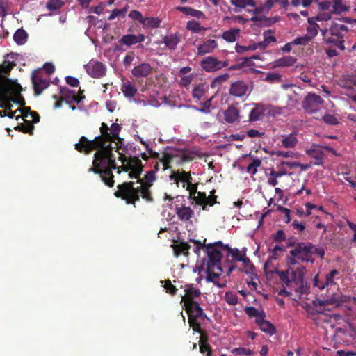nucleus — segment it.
I'll return each instance as SVG.
<instances>
[{"label":"nucleus","mask_w":356,"mask_h":356,"mask_svg":"<svg viewBox=\"0 0 356 356\" xmlns=\"http://www.w3.org/2000/svg\"><path fill=\"white\" fill-rule=\"evenodd\" d=\"M184 296H181V303L184 305H194L198 303L195 299L200 298L201 291L195 288L193 284H186L184 288Z\"/></svg>","instance_id":"obj_12"},{"label":"nucleus","mask_w":356,"mask_h":356,"mask_svg":"<svg viewBox=\"0 0 356 356\" xmlns=\"http://www.w3.org/2000/svg\"><path fill=\"white\" fill-rule=\"evenodd\" d=\"M225 245L221 241L204 245L205 252L208 257V261L206 266H209V268L217 266V269L222 271L221 267L218 265L221 262L222 257L221 251L222 250H225Z\"/></svg>","instance_id":"obj_6"},{"label":"nucleus","mask_w":356,"mask_h":356,"mask_svg":"<svg viewBox=\"0 0 356 356\" xmlns=\"http://www.w3.org/2000/svg\"><path fill=\"white\" fill-rule=\"evenodd\" d=\"M312 251L313 245L312 243H299L296 244L294 248L290 251L292 257L290 259V264H296V259L302 261H312Z\"/></svg>","instance_id":"obj_7"},{"label":"nucleus","mask_w":356,"mask_h":356,"mask_svg":"<svg viewBox=\"0 0 356 356\" xmlns=\"http://www.w3.org/2000/svg\"><path fill=\"white\" fill-rule=\"evenodd\" d=\"M323 121L328 125L335 126L339 124V120L334 115L331 114H325L323 118Z\"/></svg>","instance_id":"obj_53"},{"label":"nucleus","mask_w":356,"mask_h":356,"mask_svg":"<svg viewBox=\"0 0 356 356\" xmlns=\"http://www.w3.org/2000/svg\"><path fill=\"white\" fill-rule=\"evenodd\" d=\"M255 323L263 332H266L272 336L275 333V328L274 325L270 322L267 321L265 318L255 319Z\"/></svg>","instance_id":"obj_23"},{"label":"nucleus","mask_w":356,"mask_h":356,"mask_svg":"<svg viewBox=\"0 0 356 356\" xmlns=\"http://www.w3.org/2000/svg\"><path fill=\"white\" fill-rule=\"evenodd\" d=\"M25 121L24 124H21L15 127L17 131H19L24 134H29L30 136L33 135L34 126L31 121L24 119Z\"/></svg>","instance_id":"obj_34"},{"label":"nucleus","mask_w":356,"mask_h":356,"mask_svg":"<svg viewBox=\"0 0 356 356\" xmlns=\"http://www.w3.org/2000/svg\"><path fill=\"white\" fill-rule=\"evenodd\" d=\"M122 160V170L124 172H129L128 176L131 179H136V183L140 184L139 186H134L135 182H123L118 186V191L114 195L116 197L121 198L126 201L127 204L135 206L136 202L139 201L140 197L145 201L151 202L153 200L152 193L149 188L152 183L156 180L155 173L153 170L147 172L143 179H140V174L143 171V163L139 158L136 156L126 157L124 155L120 156Z\"/></svg>","instance_id":"obj_2"},{"label":"nucleus","mask_w":356,"mask_h":356,"mask_svg":"<svg viewBox=\"0 0 356 356\" xmlns=\"http://www.w3.org/2000/svg\"><path fill=\"white\" fill-rule=\"evenodd\" d=\"M324 101L322 97L315 93H308L302 102V108L308 113H314L320 110Z\"/></svg>","instance_id":"obj_9"},{"label":"nucleus","mask_w":356,"mask_h":356,"mask_svg":"<svg viewBox=\"0 0 356 356\" xmlns=\"http://www.w3.org/2000/svg\"><path fill=\"white\" fill-rule=\"evenodd\" d=\"M216 192V191L215 189L211 191L210 195L207 197V200H205L204 204L200 205L202 206V209H203V211H208L207 206L213 207L216 204H219L217 201V196L215 195Z\"/></svg>","instance_id":"obj_35"},{"label":"nucleus","mask_w":356,"mask_h":356,"mask_svg":"<svg viewBox=\"0 0 356 356\" xmlns=\"http://www.w3.org/2000/svg\"><path fill=\"white\" fill-rule=\"evenodd\" d=\"M330 31L332 35H335L340 39L342 38L344 34L347 33L348 28L342 24L333 22Z\"/></svg>","instance_id":"obj_22"},{"label":"nucleus","mask_w":356,"mask_h":356,"mask_svg":"<svg viewBox=\"0 0 356 356\" xmlns=\"http://www.w3.org/2000/svg\"><path fill=\"white\" fill-rule=\"evenodd\" d=\"M183 307L188 314L190 327L195 332H201L200 321H204L207 316L200 304L183 305Z\"/></svg>","instance_id":"obj_5"},{"label":"nucleus","mask_w":356,"mask_h":356,"mask_svg":"<svg viewBox=\"0 0 356 356\" xmlns=\"http://www.w3.org/2000/svg\"><path fill=\"white\" fill-rule=\"evenodd\" d=\"M227 66V61H220L216 58L209 56L201 61V67L205 72H216Z\"/></svg>","instance_id":"obj_13"},{"label":"nucleus","mask_w":356,"mask_h":356,"mask_svg":"<svg viewBox=\"0 0 356 356\" xmlns=\"http://www.w3.org/2000/svg\"><path fill=\"white\" fill-rule=\"evenodd\" d=\"M172 250L174 255L179 257L181 254H184L185 256L188 255V251L190 250V245L186 242H180L179 243H176L172 245Z\"/></svg>","instance_id":"obj_24"},{"label":"nucleus","mask_w":356,"mask_h":356,"mask_svg":"<svg viewBox=\"0 0 356 356\" xmlns=\"http://www.w3.org/2000/svg\"><path fill=\"white\" fill-rule=\"evenodd\" d=\"M63 5L64 3L61 0H48L46 6L50 11H54L61 8Z\"/></svg>","instance_id":"obj_46"},{"label":"nucleus","mask_w":356,"mask_h":356,"mask_svg":"<svg viewBox=\"0 0 356 356\" xmlns=\"http://www.w3.org/2000/svg\"><path fill=\"white\" fill-rule=\"evenodd\" d=\"M332 12L331 13H322L317 15L316 17H313L312 18L316 21L323 22V21H328L332 19Z\"/></svg>","instance_id":"obj_60"},{"label":"nucleus","mask_w":356,"mask_h":356,"mask_svg":"<svg viewBox=\"0 0 356 356\" xmlns=\"http://www.w3.org/2000/svg\"><path fill=\"white\" fill-rule=\"evenodd\" d=\"M32 82L35 95H40L43 90L49 86V82L38 74H33Z\"/></svg>","instance_id":"obj_16"},{"label":"nucleus","mask_w":356,"mask_h":356,"mask_svg":"<svg viewBox=\"0 0 356 356\" xmlns=\"http://www.w3.org/2000/svg\"><path fill=\"white\" fill-rule=\"evenodd\" d=\"M197 194V196H192L191 197L194 201L196 202L197 204L201 205L204 204L205 200L208 196L206 195L205 193L199 192Z\"/></svg>","instance_id":"obj_62"},{"label":"nucleus","mask_w":356,"mask_h":356,"mask_svg":"<svg viewBox=\"0 0 356 356\" xmlns=\"http://www.w3.org/2000/svg\"><path fill=\"white\" fill-rule=\"evenodd\" d=\"M85 69L91 78L101 79L106 74V67L104 63L92 59L85 65Z\"/></svg>","instance_id":"obj_10"},{"label":"nucleus","mask_w":356,"mask_h":356,"mask_svg":"<svg viewBox=\"0 0 356 356\" xmlns=\"http://www.w3.org/2000/svg\"><path fill=\"white\" fill-rule=\"evenodd\" d=\"M274 156H281V157H283V158H294L296 156V153L294 152H291V151H287V152H284V151H277V152H273V154Z\"/></svg>","instance_id":"obj_64"},{"label":"nucleus","mask_w":356,"mask_h":356,"mask_svg":"<svg viewBox=\"0 0 356 356\" xmlns=\"http://www.w3.org/2000/svg\"><path fill=\"white\" fill-rule=\"evenodd\" d=\"M122 91L125 97L132 98L136 95L137 89L134 86L131 84L130 82L127 81L122 84Z\"/></svg>","instance_id":"obj_30"},{"label":"nucleus","mask_w":356,"mask_h":356,"mask_svg":"<svg viewBox=\"0 0 356 356\" xmlns=\"http://www.w3.org/2000/svg\"><path fill=\"white\" fill-rule=\"evenodd\" d=\"M296 58L290 56L280 58L275 61V66L290 67L296 63Z\"/></svg>","instance_id":"obj_33"},{"label":"nucleus","mask_w":356,"mask_h":356,"mask_svg":"<svg viewBox=\"0 0 356 356\" xmlns=\"http://www.w3.org/2000/svg\"><path fill=\"white\" fill-rule=\"evenodd\" d=\"M225 301L229 305H235L238 302V297L232 291L226 292L225 296Z\"/></svg>","instance_id":"obj_51"},{"label":"nucleus","mask_w":356,"mask_h":356,"mask_svg":"<svg viewBox=\"0 0 356 356\" xmlns=\"http://www.w3.org/2000/svg\"><path fill=\"white\" fill-rule=\"evenodd\" d=\"M307 22L309 26L307 29V33L296 38L293 42H289L286 44H305L309 42L318 34L319 26L316 22L312 17H309Z\"/></svg>","instance_id":"obj_8"},{"label":"nucleus","mask_w":356,"mask_h":356,"mask_svg":"<svg viewBox=\"0 0 356 356\" xmlns=\"http://www.w3.org/2000/svg\"><path fill=\"white\" fill-rule=\"evenodd\" d=\"M10 67L0 65V99H7L5 111H10L13 107L12 102H8L10 93H19L22 92L20 84L11 81L6 76L9 74Z\"/></svg>","instance_id":"obj_4"},{"label":"nucleus","mask_w":356,"mask_h":356,"mask_svg":"<svg viewBox=\"0 0 356 356\" xmlns=\"http://www.w3.org/2000/svg\"><path fill=\"white\" fill-rule=\"evenodd\" d=\"M306 154L310 158L315 159L314 165L319 166L323 165V152L316 149H309L306 150Z\"/></svg>","instance_id":"obj_26"},{"label":"nucleus","mask_w":356,"mask_h":356,"mask_svg":"<svg viewBox=\"0 0 356 356\" xmlns=\"http://www.w3.org/2000/svg\"><path fill=\"white\" fill-rule=\"evenodd\" d=\"M145 37L142 34H138L137 35H124L122 39L121 42H122V44H136L137 43H140L144 41Z\"/></svg>","instance_id":"obj_25"},{"label":"nucleus","mask_w":356,"mask_h":356,"mask_svg":"<svg viewBox=\"0 0 356 356\" xmlns=\"http://www.w3.org/2000/svg\"><path fill=\"white\" fill-rule=\"evenodd\" d=\"M232 353L235 355L242 356H251L253 355V351L252 350L245 348H234Z\"/></svg>","instance_id":"obj_55"},{"label":"nucleus","mask_w":356,"mask_h":356,"mask_svg":"<svg viewBox=\"0 0 356 356\" xmlns=\"http://www.w3.org/2000/svg\"><path fill=\"white\" fill-rule=\"evenodd\" d=\"M176 214L181 221H188L193 216V210L188 206L176 207Z\"/></svg>","instance_id":"obj_20"},{"label":"nucleus","mask_w":356,"mask_h":356,"mask_svg":"<svg viewBox=\"0 0 356 356\" xmlns=\"http://www.w3.org/2000/svg\"><path fill=\"white\" fill-rule=\"evenodd\" d=\"M282 79V75L278 73H268L266 74L264 81L270 83L280 82Z\"/></svg>","instance_id":"obj_54"},{"label":"nucleus","mask_w":356,"mask_h":356,"mask_svg":"<svg viewBox=\"0 0 356 356\" xmlns=\"http://www.w3.org/2000/svg\"><path fill=\"white\" fill-rule=\"evenodd\" d=\"M298 104V100L297 99V95L295 92H292L291 95H288L287 103L285 108L291 110L295 108Z\"/></svg>","instance_id":"obj_47"},{"label":"nucleus","mask_w":356,"mask_h":356,"mask_svg":"<svg viewBox=\"0 0 356 356\" xmlns=\"http://www.w3.org/2000/svg\"><path fill=\"white\" fill-rule=\"evenodd\" d=\"M249 86L243 81H235L230 84L229 92L236 98H245L250 93Z\"/></svg>","instance_id":"obj_11"},{"label":"nucleus","mask_w":356,"mask_h":356,"mask_svg":"<svg viewBox=\"0 0 356 356\" xmlns=\"http://www.w3.org/2000/svg\"><path fill=\"white\" fill-rule=\"evenodd\" d=\"M298 143L296 138V132H292L288 135H282L281 140V145L285 149H293Z\"/></svg>","instance_id":"obj_18"},{"label":"nucleus","mask_w":356,"mask_h":356,"mask_svg":"<svg viewBox=\"0 0 356 356\" xmlns=\"http://www.w3.org/2000/svg\"><path fill=\"white\" fill-rule=\"evenodd\" d=\"M286 109L285 107H279L273 105H266V113L267 115L276 116L283 113V111Z\"/></svg>","instance_id":"obj_38"},{"label":"nucleus","mask_w":356,"mask_h":356,"mask_svg":"<svg viewBox=\"0 0 356 356\" xmlns=\"http://www.w3.org/2000/svg\"><path fill=\"white\" fill-rule=\"evenodd\" d=\"M215 266H207V270H206V273H207V277H206V280L207 282H212L215 283L214 278H218L220 274L213 272Z\"/></svg>","instance_id":"obj_50"},{"label":"nucleus","mask_w":356,"mask_h":356,"mask_svg":"<svg viewBox=\"0 0 356 356\" xmlns=\"http://www.w3.org/2000/svg\"><path fill=\"white\" fill-rule=\"evenodd\" d=\"M169 179L176 184L177 186L180 182L189 184L192 183V175L190 172H185L184 170H172L171 175H169Z\"/></svg>","instance_id":"obj_14"},{"label":"nucleus","mask_w":356,"mask_h":356,"mask_svg":"<svg viewBox=\"0 0 356 356\" xmlns=\"http://www.w3.org/2000/svg\"><path fill=\"white\" fill-rule=\"evenodd\" d=\"M120 125L117 123L108 127L106 122H102L100 126V135L93 140H89L86 136H81L79 143L74 145V149L88 154L93 150H96L91 168L88 169V172H93L99 175L100 179L108 187L114 186V175L112 170L119 169L115 163L114 154H113L112 141L119 138Z\"/></svg>","instance_id":"obj_1"},{"label":"nucleus","mask_w":356,"mask_h":356,"mask_svg":"<svg viewBox=\"0 0 356 356\" xmlns=\"http://www.w3.org/2000/svg\"><path fill=\"white\" fill-rule=\"evenodd\" d=\"M17 111L21 112L22 115L17 116L16 120H18L20 118L26 119L29 117L30 113H33L34 111H31V108L29 107L21 106V108H18L17 109Z\"/></svg>","instance_id":"obj_57"},{"label":"nucleus","mask_w":356,"mask_h":356,"mask_svg":"<svg viewBox=\"0 0 356 356\" xmlns=\"http://www.w3.org/2000/svg\"><path fill=\"white\" fill-rule=\"evenodd\" d=\"M286 175V170H275L274 168L270 169V173L267 175V184L270 186L275 187L278 185V179Z\"/></svg>","instance_id":"obj_19"},{"label":"nucleus","mask_w":356,"mask_h":356,"mask_svg":"<svg viewBox=\"0 0 356 356\" xmlns=\"http://www.w3.org/2000/svg\"><path fill=\"white\" fill-rule=\"evenodd\" d=\"M129 6H126L122 9H115L112 11L111 14L109 15L108 19L111 21L113 20L116 17H124L128 10Z\"/></svg>","instance_id":"obj_49"},{"label":"nucleus","mask_w":356,"mask_h":356,"mask_svg":"<svg viewBox=\"0 0 356 356\" xmlns=\"http://www.w3.org/2000/svg\"><path fill=\"white\" fill-rule=\"evenodd\" d=\"M161 21L156 17H144L142 24L147 28H157L159 26Z\"/></svg>","instance_id":"obj_39"},{"label":"nucleus","mask_w":356,"mask_h":356,"mask_svg":"<svg viewBox=\"0 0 356 356\" xmlns=\"http://www.w3.org/2000/svg\"><path fill=\"white\" fill-rule=\"evenodd\" d=\"M225 250H227V252H228V254H227V257H229V254L232 255V260L234 261H241L247 258L245 253H241V252L239 251L238 249L237 248H231L230 247H229L228 245H226L225 246Z\"/></svg>","instance_id":"obj_27"},{"label":"nucleus","mask_w":356,"mask_h":356,"mask_svg":"<svg viewBox=\"0 0 356 356\" xmlns=\"http://www.w3.org/2000/svg\"><path fill=\"white\" fill-rule=\"evenodd\" d=\"M164 282V288L165 291H167L170 295L175 296L177 289L173 284H172V282L169 280H165Z\"/></svg>","instance_id":"obj_59"},{"label":"nucleus","mask_w":356,"mask_h":356,"mask_svg":"<svg viewBox=\"0 0 356 356\" xmlns=\"http://www.w3.org/2000/svg\"><path fill=\"white\" fill-rule=\"evenodd\" d=\"M187 29L188 30H191L193 32L197 33V32H199L201 31L202 27H201L200 24H199V22H197L195 20H191L187 23Z\"/></svg>","instance_id":"obj_63"},{"label":"nucleus","mask_w":356,"mask_h":356,"mask_svg":"<svg viewBox=\"0 0 356 356\" xmlns=\"http://www.w3.org/2000/svg\"><path fill=\"white\" fill-rule=\"evenodd\" d=\"M151 72V65L147 63H143L133 68L131 73L136 78H142L149 75Z\"/></svg>","instance_id":"obj_21"},{"label":"nucleus","mask_w":356,"mask_h":356,"mask_svg":"<svg viewBox=\"0 0 356 356\" xmlns=\"http://www.w3.org/2000/svg\"><path fill=\"white\" fill-rule=\"evenodd\" d=\"M153 156L160 161L161 170L165 171L172 168L171 164L181 166L186 163H190L194 159V153L186 149H172L164 152L161 156L156 152Z\"/></svg>","instance_id":"obj_3"},{"label":"nucleus","mask_w":356,"mask_h":356,"mask_svg":"<svg viewBox=\"0 0 356 356\" xmlns=\"http://www.w3.org/2000/svg\"><path fill=\"white\" fill-rule=\"evenodd\" d=\"M8 102H12L13 103H15L18 104L20 106H25V99L24 97H23L21 95V92L19 93H10L8 95Z\"/></svg>","instance_id":"obj_43"},{"label":"nucleus","mask_w":356,"mask_h":356,"mask_svg":"<svg viewBox=\"0 0 356 356\" xmlns=\"http://www.w3.org/2000/svg\"><path fill=\"white\" fill-rule=\"evenodd\" d=\"M241 261L243 264V269L241 271L245 274L254 275V266L250 260L249 257H246Z\"/></svg>","instance_id":"obj_41"},{"label":"nucleus","mask_w":356,"mask_h":356,"mask_svg":"<svg viewBox=\"0 0 356 356\" xmlns=\"http://www.w3.org/2000/svg\"><path fill=\"white\" fill-rule=\"evenodd\" d=\"M231 3L236 8L240 9L245 8L247 6H254L255 3L253 0H230Z\"/></svg>","instance_id":"obj_48"},{"label":"nucleus","mask_w":356,"mask_h":356,"mask_svg":"<svg viewBox=\"0 0 356 356\" xmlns=\"http://www.w3.org/2000/svg\"><path fill=\"white\" fill-rule=\"evenodd\" d=\"M278 275L280 280L285 283L286 286H290V274H289V270L278 271Z\"/></svg>","instance_id":"obj_61"},{"label":"nucleus","mask_w":356,"mask_h":356,"mask_svg":"<svg viewBox=\"0 0 356 356\" xmlns=\"http://www.w3.org/2000/svg\"><path fill=\"white\" fill-rule=\"evenodd\" d=\"M212 102V98H210L207 99L206 102H204L203 104H201L200 108H197L195 106H189V108H192L196 111H199L201 113H204L206 114H208L210 113V108L212 105L211 102Z\"/></svg>","instance_id":"obj_42"},{"label":"nucleus","mask_w":356,"mask_h":356,"mask_svg":"<svg viewBox=\"0 0 356 356\" xmlns=\"http://www.w3.org/2000/svg\"><path fill=\"white\" fill-rule=\"evenodd\" d=\"M224 120L227 124H234L240 122L238 108L234 105H229L224 111Z\"/></svg>","instance_id":"obj_15"},{"label":"nucleus","mask_w":356,"mask_h":356,"mask_svg":"<svg viewBox=\"0 0 356 356\" xmlns=\"http://www.w3.org/2000/svg\"><path fill=\"white\" fill-rule=\"evenodd\" d=\"M290 275V284H298L300 282H303V272L302 270H292L289 271Z\"/></svg>","instance_id":"obj_44"},{"label":"nucleus","mask_w":356,"mask_h":356,"mask_svg":"<svg viewBox=\"0 0 356 356\" xmlns=\"http://www.w3.org/2000/svg\"><path fill=\"white\" fill-rule=\"evenodd\" d=\"M314 286L319 288L321 290L330 286V285L326 284L323 279H321L318 274L316 275L314 279Z\"/></svg>","instance_id":"obj_56"},{"label":"nucleus","mask_w":356,"mask_h":356,"mask_svg":"<svg viewBox=\"0 0 356 356\" xmlns=\"http://www.w3.org/2000/svg\"><path fill=\"white\" fill-rule=\"evenodd\" d=\"M264 42H259L257 44H268L276 42L275 38L272 35L270 31H266L264 33Z\"/></svg>","instance_id":"obj_58"},{"label":"nucleus","mask_w":356,"mask_h":356,"mask_svg":"<svg viewBox=\"0 0 356 356\" xmlns=\"http://www.w3.org/2000/svg\"><path fill=\"white\" fill-rule=\"evenodd\" d=\"M340 278V271L336 269L330 270L327 274L325 275L323 280L325 281L326 284L330 286H334L337 284L336 280Z\"/></svg>","instance_id":"obj_28"},{"label":"nucleus","mask_w":356,"mask_h":356,"mask_svg":"<svg viewBox=\"0 0 356 356\" xmlns=\"http://www.w3.org/2000/svg\"><path fill=\"white\" fill-rule=\"evenodd\" d=\"M28 33L23 29H17L13 35V39L17 44H24L27 42Z\"/></svg>","instance_id":"obj_32"},{"label":"nucleus","mask_w":356,"mask_h":356,"mask_svg":"<svg viewBox=\"0 0 356 356\" xmlns=\"http://www.w3.org/2000/svg\"><path fill=\"white\" fill-rule=\"evenodd\" d=\"M245 312L250 318L254 317L255 319H263L266 318L265 312H260L252 306L245 307Z\"/></svg>","instance_id":"obj_31"},{"label":"nucleus","mask_w":356,"mask_h":356,"mask_svg":"<svg viewBox=\"0 0 356 356\" xmlns=\"http://www.w3.org/2000/svg\"><path fill=\"white\" fill-rule=\"evenodd\" d=\"M270 237L273 238V241L278 243L286 241V234L283 229H278L277 232L272 234Z\"/></svg>","instance_id":"obj_52"},{"label":"nucleus","mask_w":356,"mask_h":356,"mask_svg":"<svg viewBox=\"0 0 356 356\" xmlns=\"http://www.w3.org/2000/svg\"><path fill=\"white\" fill-rule=\"evenodd\" d=\"M177 9L187 15H191V16L195 17L198 19L204 17L202 12H201L200 10H195L192 8L178 7Z\"/></svg>","instance_id":"obj_36"},{"label":"nucleus","mask_w":356,"mask_h":356,"mask_svg":"<svg viewBox=\"0 0 356 356\" xmlns=\"http://www.w3.org/2000/svg\"><path fill=\"white\" fill-rule=\"evenodd\" d=\"M296 288L294 291L299 296L302 295H307L310 291V286L304 281L300 282L298 284H295Z\"/></svg>","instance_id":"obj_40"},{"label":"nucleus","mask_w":356,"mask_h":356,"mask_svg":"<svg viewBox=\"0 0 356 356\" xmlns=\"http://www.w3.org/2000/svg\"><path fill=\"white\" fill-rule=\"evenodd\" d=\"M332 3V12L334 14L339 15L350 10V7L343 4L342 0H333Z\"/></svg>","instance_id":"obj_29"},{"label":"nucleus","mask_w":356,"mask_h":356,"mask_svg":"<svg viewBox=\"0 0 356 356\" xmlns=\"http://www.w3.org/2000/svg\"><path fill=\"white\" fill-rule=\"evenodd\" d=\"M239 35V29H230L223 33L222 38L227 42H234Z\"/></svg>","instance_id":"obj_37"},{"label":"nucleus","mask_w":356,"mask_h":356,"mask_svg":"<svg viewBox=\"0 0 356 356\" xmlns=\"http://www.w3.org/2000/svg\"><path fill=\"white\" fill-rule=\"evenodd\" d=\"M227 79H229L228 74H222L214 78L211 83V88H220L221 85L224 83Z\"/></svg>","instance_id":"obj_45"},{"label":"nucleus","mask_w":356,"mask_h":356,"mask_svg":"<svg viewBox=\"0 0 356 356\" xmlns=\"http://www.w3.org/2000/svg\"><path fill=\"white\" fill-rule=\"evenodd\" d=\"M266 113V105L255 104L254 108L251 109L249 113V122H257L262 118Z\"/></svg>","instance_id":"obj_17"}]
</instances>
